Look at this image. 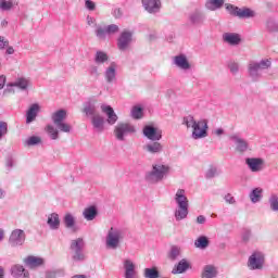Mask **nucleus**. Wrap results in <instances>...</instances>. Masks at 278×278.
I'll list each match as a JSON object with an SVG mask.
<instances>
[{"instance_id":"e433bc0d","label":"nucleus","mask_w":278,"mask_h":278,"mask_svg":"<svg viewBox=\"0 0 278 278\" xmlns=\"http://www.w3.org/2000/svg\"><path fill=\"white\" fill-rule=\"evenodd\" d=\"M189 21L192 25H201V23H203V14L199 11H194L189 15Z\"/></svg>"},{"instance_id":"7c9ffc66","label":"nucleus","mask_w":278,"mask_h":278,"mask_svg":"<svg viewBox=\"0 0 278 278\" xmlns=\"http://www.w3.org/2000/svg\"><path fill=\"white\" fill-rule=\"evenodd\" d=\"M223 39L225 42H228V45H240V35L236 33H226L223 35Z\"/></svg>"},{"instance_id":"dca6fc26","label":"nucleus","mask_w":278,"mask_h":278,"mask_svg":"<svg viewBox=\"0 0 278 278\" xmlns=\"http://www.w3.org/2000/svg\"><path fill=\"white\" fill-rule=\"evenodd\" d=\"M141 3L148 14H157L162 10L161 0H142Z\"/></svg>"},{"instance_id":"a18cd8bd","label":"nucleus","mask_w":278,"mask_h":278,"mask_svg":"<svg viewBox=\"0 0 278 278\" xmlns=\"http://www.w3.org/2000/svg\"><path fill=\"white\" fill-rule=\"evenodd\" d=\"M42 139L38 136H31L25 141L26 147H36V144H40Z\"/></svg>"},{"instance_id":"a211bd4d","label":"nucleus","mask_w":278,"mask_h":278,"mask_svg":"<svg viewBox=\"0 0 278 278\" xmlns=\"http://www.w3.org/2000/svg\"><path fill=\"white\" fill-rule=\"evenodd\" d=\"M116 68H118L116 62H111V64L104 71L106 84H114V81H116Z\"/></svg>"},{"instance_id":"7ed1b4c3","label":"nucleus","mask_w":278,"mask_h":278,"mask_svg":"<svg viewBox=\"0 0 278 278\" xmlns=\"http://www.w3.org/2000/svg\"><path fill=\"white\" fill-rule=\"evenodd\" d=\"M273 61L270 59H262L261 61H250L248 63V75L252 81H260L264 71L271 68Z\"/></svg>"},{"instance_id":"338daca9","label":"nucleus","mask_w":278,"mask_h":278,"mask_svg":"<svg viewBox=\"0 0 278 278\" xmlns=\"http://www.w3.org/2000/svg\"><path fill=\"white\" fill-rule=\"evenodd\" d=\"M216 136H223L225 134V130L223 128H218L215 130Z\"/></svg>"},{"instance_id":"cd10ccee","label":"nucleus","mask_w":278,"mask_h":278,"mask_svg":"<svg viewBox=\"0 0 278 278\" xmlns=\"http://www.w3.org/2000/svg\"><path fill=\"white\" fill-rule=\"evenodd\" d=\"M83 216L85 220H94L99 216V208L94 205L88 206L84 210Z\"/></svg>"},{"instance_id":"f8f14e48","label":"nucleus","mask_w":278,"mask_h":278,"mask_svg":"<svg viewBox=\"0 0 278 278\" xmlns=\"http://www.w3.org/2000/svg\"><path fill=\"white\" fill-rule=\"evenodd\" d=\"M229 140L233 142L237 153H247L249 150V141L240 137L238 134L230 135Z\"/></svg>"},{"instance_id":"69168bd1","label":"nucleus","mask_w":278,"mask_h":278,"mask_svg":"<svg viewBox=\"0 0 278 278\" xmlns=\"http://www.w3.org/2000/svg\"><path fill=\"white\" fill-rule=\"evenodd\" d=\"M113 14L115 18H121V16H123V11L121 9H115Z\"/></svg>"},{"instance_id":"423d86ee","label":"nucleus","mask_w":278,"mask_h":278,"mask_svg":"<svg viewBox=\"0 0 278 278\" xmlns=\"http://www.w3.org/2000/svg\"><path fill=\"white\" fill-rule=\"evenodd\" d=\"M84 249H86V242L83 238H77L71 241L70 250L72 251V260L74 262H84V260H86Z\"/></svg>"},{"instance_id":"1a4fd4ad","label":"nucleus","mask_w":278,"mask_h":278,"mask_svg":"<svg viewBox=\"0 0 278 278\" xmlns=\"http://www.w3.org/2000/svg\"><path fill=\"white\" fill-rule=\"evenodd\" d=\"M114 134L116 140L123 142L125 140V136H128V134H136V127H134L131 124L119 123L116 125Z\"/></svg>"},{"instance_id":"79ce46f5","label":"nucleus","mask_w":278,"mask_h":278,"mask_svg":"<svg viewBox=\"0 0 278 278\" xmlns=\"http://www.w3.org/2000/svg\"><path fill=\"white\" fill-rule=\"evenodd\" d=\"M269 207L271 212H278V195L277 193H271L268 199Z\"/></svg>"},{"instance_id":"bf43d9fd","label":"nucleus","mask_w":278,"mask_h":278,"mask_svg":"<svg viewBox=\"0 0 278 278\" xmlns=\"http://www.w3.org/2000/svg\"><path fill=\"white\" fill-rule=\"evenodd\" d=\"M87 24L90 26V27H92V25H93V27H96L97 28V20H94L93 17H91V16H87Z\"/></svg>"},{"instance_id":"393cba45","label":"nucleus","mask_w":278,"mask_h":278,"mask_svg":"<svg viewBox=\"0 0 278 278\" xmlns=\"http://www.w3.org/2000/svg\"><path fill=\"white\" fill-rule=\"evenodd\" d=\"M11 275L15 278H29V271L23 265H14L11 268Z\"/></svg>"},{"instance_id":"c85d7f7f","label":"nucleus","mask_w":278,"mask_h":278,"mask_svg":"<svg viewBox=\"0 0 278 278\" xmlns=\"http://www.w3.org/2000/svg\"><path fill=\"white\" fill-rule=\"evenodd\" d=\"M83 112L86 116H91V118L99 115V112H97V104L92 101H88L84 104Z\"/></svg>"},{"instance_id":"e2e57ef3","label":"nucleus","mask_w":278,"mask_h":278,"mask_svg":"<svg viewBox=\"0 0 278 278\" xmlns=\"http://www.w3.org/2000/svg\"><path fill=\"white\" fill-rule=\"evenodd\" d=\"M205 222H206L205 216L199 215V216L197 217V223H198V225H205Z\"/></svg>"},{"instance_id":"8fccbe9b","label":"nucleus","mask_w":278,"mask_h":278,"mask_svg":"<svg viewBox=\"0 0 278 278\" xmlns=\"http://www.w3.org/2000/svg\"><path fill=\"white\" fill-rule=\"evenodd\" d=\"M106 27V36H112L113 34H118L119 28L116 24H111L105 26Z\"/></svg>"},{"instance_id":"864d4df0","label":"nucleus","mask_w":278,"mask_h":278,"mask_svg":"<svg viewBox=\"0 0 278 278\" xmlns=\"http://www.w3.org/2000/svg\"><path fill=\"white\" fill-rule=\"evenodd\" d=\"M8 135V123L0 122V140H3V136Z\"/></svg>"},{"instance_id":"b1692460","label":"nucleus","mask_w":278,"mask_h":278,"mask_svg":"<svg viewBox=\"0 0 278 278\" xmlns=\"http://www.w3.org/2000/svg\"><path fill=\"white\" fill-rule=\"evenodd\" d=\"M24 263L27 266V268L34 269L42 266V264H45V260L38 256H27L24 260Z\"/></svg>"},{"instance_id":"603ef678","label":"nucleus","mask_w":278,"mask_h":278,"mask_svg":"<svg viewBox=\"0 0 278 278\" xmlns=\"http://www.w3.org/2000/svg\"><path fill=\"white\" fill-rule=\"evenodd\" d=\"M228 68L232 75H238V73L240 71V64H238L236 62H230V63H228Z\"/></svg>"},{"instance_id":"58836bf2","label":"nucleus","mask_w":278,"mask_h":278,"mask_svg":"<svg viewBox=\"0 0 278 278\" xmlns=\"http://www.w3.org/2000/svg\"><path fill=\"white\" fill-rule=\"evenodd\" d=\"M225 0H207L205 3V8L207 10H218V8H223Z\"/></svg>"},{"instance_id":"4c0bfd02","label":"nucleus","mask_w":278,"mask_h":278,"mask_svg":"<svg viewBox=\"0 0 278 278\" xmlns=\"http://www.w3.org/2000/svg\"><path fill=\"white\" fill-rule=\"evenodd\" d=\"M194 247L197 249H207V247H210V239L205 236H201L194 241Z\"/></svg>"},{"instance_id":"39448f33","label":"nucleus","mask_w":278,"mask_h":278,"mask_svg":"<svg viewBox=\"0 0 278 278\" xmlns=\"http://www.w3.org/2000/svg\"><path fill=\"white\" fill-rule=\"evenodd\" d=\"M123 238H125L123 230H121L118 228L111 227L105 237L106 249L116 251V249H118L121 247V242H123Z\"/></svg>"},{"instance_id":"680f3d73","label":"nucleus","mask_w":278,"mask_h":278,"mask_svg":"<svg viewBox=\"0 0 278 278\" xmlns=\"http://www.w3.org/2000/svg\"><path fill=\"white\" fill-rule=\"evenodd\" d=\"M7 167L14 168V159H12L11 156L7 159Z\"/></svg>"},{"instance_id":"4468645a","label":"nucleus","mask_w":278,"mask_h":278,"mask_svg":"<svg viewBox=\"0 0 278 278\" xmlns=\"http://www.w3.org/2000/svg\"><path fill=\"white\" fill-rule=\"evenodd\" d=\"M134 38V33L129 30H124L119 38L117 39V47L119 51H126V49L131 45V40Z\"/></svg>"},{"instance_id":"c03bdc74","label":"nucleus","mask_w":278,"mask_h":278,"mask_svg":"<svg viewBox=\"0 0 278 278\" xmlns=\"http://www.w3.org/2000/svg\"><path fill=\"white\" fill-rule=\"evenodd\" d=\"M267 30L275 34L278 31V23L274 18H268L266 22Z\"/></svg>"},{"instance_id":"9b49d317","label":"nucleus","mask_w":278,"mask_h":278,"mask_svg":"<svg viewBox=\"0 0 278 278\" xmlns=\"http://www.w3.org/2000/svg\"><path fill=\"white\" fill-rule=\"evenodd\" d=\"M25 239H26L25 230L15 229L11 232L9 237V244L12 248L23 247V244H25Z\"/></svg>"},{"instance_id":"5701e85b","label":"nucleus","mask_w":278,"mask_h":278,"mask_svg":"<svg viewBox=\"0 0 278 278\" xmlns=\"http://www.w3.org/2000/svg\"><path fill=\"white\" fill-rule=\"evenodd\" d=\"M38 112H40V104L34 103L29 106L28 111L26 112V124L34 123L36 117L38 116Z\"/></svg>"},{"instance_id":"2f4dec72","label":"nucleus","mask_w":278,"mask_h":278,"mask_svg":"<svg viewBox=\"0 0 278 278\" xmlns=\"http://www.w3.org/2000/svg\"><path fill=\"white\" fill-rule=\"evenodd\" d=\"M94 34L98 40H105L108 38V28L105 25L96 24Z\"/></svg>"},{"instance_id":"0e129e2a","label":"nucleus","mask_w":278,"mask_h":278,"mask_svg":"<svg viewBox=\"0 0 278 278\" xmlns=\"http://www.w3.org/2000/svg\"><path fill=\"white\" fill-rule=\"evenodd\" d=\"M5 87V75H0V90Z\"/></svg>"},{"instance_id":"412c9836","label":"nucleus","mask_w":278,"mask_h":278,"mask_svg":"<svg viewBox=\"0 0 278 278\" xmlns=\"http://www.w3.org/2000/svg\"><path fill=\"white\" fill-rule=\"evenodd\" d=\"M190 268V263L188 260L182 258L174 266L172 269V275H184Z\"/></svg>"},{"instance_id":"f3484780","label":"nucleus","mask_w":278,"mask_h":278,"mask_svg":"<svg viewBox=\"0 0 278 278\" xmlns=\"http://www.w3.org/2000/svg\"><path fill=\"white\" fill-rule=\"evenodd\" d=\"M12 88H20V90H27L29 88V79L25 77H18L14 83L7 85L4 92H12Z\"/></svg>"},{"instance_id":"f704fd0d","label":"nucleus","mask_w":278,"mask_h":278,"mask_svg":"<svg viewBox=\"0 0 278 278\" xmlns=\"http://www.w3.org/2000/svg\"><path fill=\"white\" fill-rule=\"evenodd\" d=\"M264 192V190L262 188H254L249 197L252 203H260L262 201V193Z\"/></svg>"},{"instance_id":"3c124183","label":"nucleus","mask_w":278,"mask_h":278,"mask_svg":"<svg viewBox=\"0 0 278 278\" xmlns=\"http://www.w3.org/2000/svg\"><path fill=\"white\" fill-rule=\"evenodd\" d=\"M124 270L125 271L136 270V264H134V261L126 258L124 261Z\"/></svg>"},{"instance_id":"f03ea898","label":"nucleus","mask_w":278,"mask_h":278,"mask_svg":"<svg viewBox=\"0 0 278 278\" xmlns=\"http://www.w3.org/2000/svg\"><path fill=\"white\" fill-rule=\"evenodd\" d=\"M168 173H170V166L163 163H154L151 170L146 172L144 181L151 185L160 184V181H164L168 177Z\"/></svg>"},{"instance_id":"6ab92c4d","label":"nucleus","mask_w":278,"mask_h":278,"mask_svg":"<svg viewBox=\"0 0 278 278\" xmlns=\"http://www.w3.org/2000/svg\"><path fill=\"white\" fill-rule=\"evenodd\" d=\"M174 64L181 71H190L191 68L190 62L188 61L186 54H178L174 56Z\"/></svg>"},{"instance_id":"a19ab883","label":"nucleus","mask_w":278,"mask_h":278,"mask_svg":"<svg viewBox=\"0 0 278 278\" xmlns=\"http://www.w3.org/2000/svg\"><path fill=\"white\" fill-rule=\"evenodd\" d=\"M197 119H194L193 115H186L182 117V125H186L187 129H192L197 124Z\"/></svg>"},{"instance_id":"774afa93","label":"nucleus","mask_w":278,"mask_h":278,"mask_svg":"<svg viewBox=\"0 0 278 278\" xmlns=\"http://www.w3.org/2000/svg\"><path fill=\"white\" fill-rule=\"evenodd\" d=\"M13 53H14V48H13V47H9V48L7 49V54H8V55H13Z\"/></svg>"},{"instance_id":"9d476101","label":"nucleus","mask_w":278,"mask_h":278,"mask_svg":"<svg viewBox=\"0 0 278 278\" xmlns=\"http://www.w3.org/2000/svg\"><path fill=\"white\" fill-rule=\"evenodd\" d=\"M207 119H200L192 128L191 138L193 140H201V138H207Z\"/></svg>"},{"instance_id":"6e6552de","label":"nucleus","mask_w":278,"mask_h":278,"mask_svg":"<svg viewBox=\"0 0 278 278\" xmlns=\"http://www.w3.org/2000/svg\"><path fill=\"white\" fill-rule=\"evenodd\" d=\"M226 10L231 16H237L238 18H254L255 16V11L247 7L238 8L233 4H227Z\"/></svg>"},{"instance_id":"5fc2aeb1","label":"nucleus","mask_w":278,"mask_h":278,"mask_svg":"<svg viewBox=\"0 0 278 278\" xmlns=\"http://www.w3.org/2000/svg\"><path fill=\"white\" fill-rule=\"evenodd\" d=\"M89 75H91V77H94V79H99V67L97 65H91L89 67Z\"/></svg>"},{"instance_id":"f257e3e1","label":"nucleus","mask_w":278,"mask_h":278,"mask_svg":"<svg viewBox=\"0 0 278 278\" xmlns=\"http://www.w3.org/2000/svg\"><path fill=\"white\" fill-rule=\"evenodd\" d=\"M66 116H67V113H66V110L64 109H60L54 113H52L51 121L54 126L51 124L46 126V131L49 135L51 140H58V138H60V131L63 134H71L73 126L64 122L66 121Z\"/></svg>"},{"instance_id":"2eb2a0df","label":"nucleus","mask_w":278,"mask_h":278,"mask_svg":"<svg viewBox=\"0 0 278 278\" xmlns=\"http://www.w3.org/2000/svg\"><path fill=\"white\" fill-rule=\"evenodd\" d=\"M245 164L251 173H260L264 170V159L262 157H247Z\"/></svg>"},{"instance_id":"09e8293b","label":"nucleus","mask_w":278,"mask_h":278,"mask_svg":"<svg viewBox=\"0 0 278 278\" xmlns=\"http://www.w3.org/2000/svg\"><path fill=\"white\" fill-rule=\"evenodd\" d=\"M13 5L14 3H12V1L0 0V9L3 10L4 12L12 10Z\"/></svg>"},{"instance_id":"473e14b6","label":"nucleus","mask_w":278,"mask_h":278,"mask_svg":"<svg viewBox=\"0 0 278 278\" xmlns=\"http://www.w3.org/2000/svg\"><path fill=\"white\" fill-rule=\"evenodd\" d=\"M218 275L214 265H205L202 271V278H215Z\"/></svg>"},{"instance_id":"72a5a7b5","label":"nucleus","mask_w":278,"mask_h":278,"mask_svg":"<svg viewBox=\"0 0 278 278\" xmlns=\"http://www.w3.org/2000/svg\"><path fill=\"white\" fill-rule=\"evenodd\" d=\"M108 60H110V56L108 55V53L101 50H98L96 52L93 61L96 62V64H98V66H101V64H105Z\"/></svg>"},{"instance_id":"0eeeda50","label":"nucleus","mask_w":278,"mask_h":278,"mask_svg":"<svg viewBox=\"0 0 278 278\" xmlns=\"http://www.w3.org/2000/svg\"><path fill=\"white\" fill-rule=\"evenodd\" d=\"M266 264V254L260 250H255L248 258V268L250 270H262Z\"/></svg>"},{"instance_id":"13d9d810","label":"nucleus","mask_w":278,"mask_h":278,"mask_svg":"<svg viewBox=\"0 0 278 278\" xmlns=\"http://www.w3.org/2000/svg\"><path fill=\"white\" fill-rule=\"evenodd\" d=\"M10 41L5 39V37L0 36V49H5V47H9Z\"/></svg>"},{"instance_id":"ddd939ff","label":"nucleus","mask_w":278,"mask_h":278,"mask_svg":"<svg viewBox=\"0 0 278 278\" xmlns=\"http://www.w3.org/2000/svg\"><path fill=\"white\" fill-rule=\"evenodd\" d=\"M142 131L143 136L152 142L162 140V131L153 125H146Z\"/></svg>"},{"instance_id":"49530a36","label":"nucleus","mask_w":278,"mask_h":278,"mask_svg":"<svg viewBox=\"0 0 278 278\" xmlns=\"http://www.w3.org/2000/svg\"><path fill=\"white\" fill-rule=\"evenodd\" d=\"M220 175V170L216 167H210L205 173L206 179H214V177H218Z\"/></svg>"},{"instance_id":"6e6d98bb","label":"nucleus","mask_w":278,"mask_h":278,"mask_svg":"<svg viewBox=\"0 0 278 278\" xmlns=\"http://www.w3.org/2000/svg\"><path fill=\"white\" fill-rule=\"evenodd\" d=\"M224 201L226 203H228L229 205H236V198H233V195H231V193H227L225 197H224Z\"/></svg>"},{"instance_id":"c756f323","label":"nucleus","mask_w":278,"mask_h":278,"mask_svg":"<svg viewBox=\"0 0 278 278\" xmlns=\"http://www.w3.org/2000/svg\"><path fill=\"white\" fill-rule=\"evenodd\" d=\"M91 124L93 126V129H96V131L101 132L104 129L105 118H103V116H101V114H98V115L91 117Z\"/></svg>"},{"instance_id":"20e7f679","label":"nucleus","mask_w":278,"mask_h":278,"mask_svg":"<svg viewBox=\"0 0 278 278\" xmlns=\"http://www.w3.org/2000/svg\"><path fill=\"white\" fill-rule=\"evenodd\" d=\"M174 201L177 205V208L174 213L176 220L179 222V220H184V219L188 218L189 203H188V197H186V190L178 189L174 197Z\"/></svg>"},{"instance_id":"de8ad7c7","label":"nucleus","mask_w":278,"mask_h":278,"mask_svg":"<svg viewBox=\"0 0 278 278\" xmlns=\"http://www.w3.org/2000/svg\"><path fill=\"white\" fill-rule=\"evenodd\" d=\"M131 116H132V118H135L137 121L142 118V108H140V106L132 108Z\"/></svg>"},{"instance_id":"a878e982","label":"nucleus","mask_w":278,"mask_h":278,"mask_svg":"<svg viewBox=\"0 0 278 278\" xmlns=\"http://www.w3.org/2000/svg\"><path fill=\"white\" fill-rule=\"evenodd\" d=\"M47 225L52 231L60 229V215L58 213L48 215Z\"/></svg>"},{"instance_id":"c9c22d12","label":"nucleus","mask_w":278,"mask_h":278,"mask_svg":"<svg viewBox=\"0 0 278 278\" xmlns=\"http://www.w3.org/2000/svg\"><path fill=\"white\" fill-rule=\"evenodd\" d=\"M181 255V248L177 245H173L167 254L168 260L170 262H176V260H179V256Z\"/></svg>"},{"instance_id":"bb28decb","label":"nucleus","mask_w":278,"mask_h":278,"mask_svg":"<svg viewBox=\"0 0 278 278\" xmlns=\"http://www.w3.org/2000/svg\"><path fill=\"white\" fill-rule=\"evenodd\" d=\"M75 224V216H73L71 213L65 214L63 217V225L65 228L71 229L75 233L77 231V226Z\"/></svg>"},{"instance_id":"ea45409f","label":"nucleus","mask_w":278,"mask_h":278,"mask_svg":"<svg viewBox=\"0 0 278 278\" xmlns=\"http://www.w3.org/2000/svg\"><path fill=\"white\" fill-rule=\"evenodd\" d=\"M144 278H160V270H157V267L152 268H146L143 271Z\"/></svg>"},{"instance_id":"4be33fe9","label":"nucleus","mask_w":278,"mask_h":278,"mask_svg":"<svg viewBox=\"0 0 278 278\" xmlns=\"http://www.w3.org/2000/svg\"><path fill=\"white\" fill-rule=\"evenodd\" d=\"M147 153H151V155H157V153H162L164 151V146L159 141H152L143 147Z\"/></svg>"},{"instance_id":"4d7b16f0","label":"nucleus","mask_w":278,"mask_h":278,"mask_svg":"<svg viewBox=\"0 0 278 278\" xmlns=\"http://www.w3.org/2000/svg\"><path fill=\"white\" fill-rule=\"evenodd\" d=\"M85 8L89 10L90 12L94 11L97 8V4L92 2V0H85Z\"/></svg>"},{"instance_id":"052dcab7","label":"nucleus","mask_w":278,"mask_h":278,"mask_svg":"<svg viewBox=\"0 0 278 278\" xmlns=\"http://www.w3.org/2000/svg\"><path fill=\"white\" fill-rule=\"evenodd\" d=\"M125 278H136V270H129L124 273Z\"/></svg>"},{"instance_id":"37998d69","label":"nucleus","mask_w":278,"mask_h":278,"mask_svg":"<svg viewBox=\"0 0 278 278\" xmlns=\"http://www.w3.org/2000/svg\"><path fill=\"white\" fill-rule=\"evenodd\" d=\"M241 240L244 242V244L251 242V240H253V231H251L249 228H244L241 233Z\"/></svg>"},{"instance_id":"aec40b11","label":"nucleus","mask_w":278,"mask_h":278,"mask_svg":"<svg viewBox=\"0 0 278 278\" xmlns=\"http://www.w3.org/2000/svg\"><path fill=\"white\" fill-rule=\"evenodd\" d=\"M101 110L108 116L106 123L109 125H116V122L118 121V115H116L114 109L110 105L102 104Z\"/></svg>"}]
</instances>
